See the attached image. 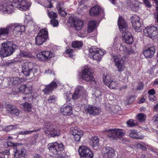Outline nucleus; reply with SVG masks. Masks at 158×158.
<instances>
[{
    "instance_id": "55",
    "label": "nucleus",
    "mask_w": 158,
    "mask_h": 158,
    "mask_svg": "<svg viewBox=\"0 0 158 158\" xmlns=\"http://www.w3.org/2000/svg\"><path fill=\"white\" fill-rule=\"evenodd\" d=\"M7 145L8 146H14V149H15L16 148V146H17V144H15L14 143H13L10 142L9 141L7 142Z\"/></svg>"
},
{
    "instance_id": "11",
    "label": "nucleus",
    "mask_w": 158,
    "mask_h": 158,
    "mask_svg": "<svg viewBox=\"0 0 158 158\" xmlns=\"http://www.w3.org/2000/svg\"><path fill=\"white\" fill-rule=\"evenodd\" d=\"M70 133L73 135V138L75 141L79 142L83 135V132L77 127H72L70 130Z\"/></svg>"
},
{
    "instance_id": "56",
    "label": "nucleus",
    "mask_w": 158,
    "mask_h": 158,
    "mask_svg": "<svg viewBox=\"0 0 158 158\" xmlns=\"http://www.w3.org/2000/svg\"><path fill=\"white\" fill-rule=\"evenodd\" d=\"M146 6L148 7H150L152 6V5L148 0H144L143 1Z\"/></svg>"
},
{
    "instance_id": "37",
    "label": "nucleus",
    "mask_w": 158,
    "mask_h": 158,
    "mask_svg": "<svg viewBox=\"0 0 158 158\" xmlns=\"http://www.w3.org/2000/svg\"><path fill=\"white\" fill-rule=\"evenodd\" d=\"M24 110L27 112L30 111L31 110V105L27 102H25L23 104Z\"/></svg>"
},
{
    "instance_id": "50",
    "label": "nucleus",
    "mask_w": 158,
    "mask_h": 158,
    "mask_svg": "<svg viewBox=\"0 0 158 158\" xmlns=\"http://www.w3.org/2000/svg\"><path fill=\"white\" fill-rule=\"evenodd\" d=\"M13 63V62H11L10 61H5L3 63H2L1 66L2 67H7L11 65Z\"/></svg>"
},
{
    "instance_id": "48",
    "label": "nucleus",
    "mask_w": 158,
    "mask_h": 158,
    "mask_svg": "<svg viewBox=\"0 0 158 158\" xmlns=\"http://www.w3.org/2000/svg\"><path fill=\"white\" fill-rule=\"evenodd\" d=\"M64 3L62 2H59L56 5V9L58 10L64 9Z\"/></svg>"
},
{
    "instance_id": "7",
    "label": "nucleus",
    "mask_w": 158,
    "mask_h": 158,
    "mask_svg": "<svg viewBox=\"0 0 158 158\" xmlns=\"http://www.w3.org/2000/svg\"><path fill=\"white\" fill-rule=\"evenodd\" d=\"M78 152L81 158H93L94 154L92 151L87 147L81 146L79 147Z\"/></svg>"
},
{
    "instance_id": "28",
    "label": "nucleus",
    "mask_w": 158,
    "mask_h": 158,
    "mask_svg": "<svg viewBox=\"0 0 158 158\" xmlns=\"http://www.w3.org/2000/svg\"><path fill=\"white\" fill-rule=\"evenodd\" d=\"M10 24L7 26L6 27H1L0 28V36H7L10 30Z\"/></svg>"
},
{
    "instance_id": "17",
    "label": "nucleus",
    "mask_w": 158,
    "mask_h": 158,
    "mask_svg": "<svg viewBox=\"0 0 158 158\" xmlns=\"http://www.w3.org/2000/svg\"><path fill=\"white\" fill-rule=\"evenodd\" d=\"M118 25L120 31L122 32L125 31L127 29V26L126 23L121 16H119L118 18Z\"/></svg>"
},
{
    "instance_id": "1",
    "label": "nucleus",
    "mask_w": 158,
    "mask_h": 158,
    "mask_svg": "<svg viewBox=\"0 0 158 158\" xmlns=\"http://www.w3.org/2000/svg\"><path fill=\"white\" fill-rule=\"evenodd\" d=\"M12 2L14 5L10 2L4 3L0 5V9L3 12L7 11L10 14L14 11V6L21 10H26L29 8L31 5L24 0H13Z\"/></svg>"
},
{
    "instance_id": "35",
    "label": "nucleus",
    "mask_w": 158,
    "mask_h": 158,
    "mask_svg": "<svg viewBox=\"0 0 158 158\" xmlns=\"http://www.w3.org/2000/svg\"><path fill=\"white\" fill-rule=\"evenodd\" d=\"M103 79L104 83L107 85L113 79L109 74H106L105 75L104 74L103 77Z\"/></svg>"
},
{
    "instance_id": "24",
    "label": "nucleus",
    "mask_w": 158,
    "mask_h": 158,
    "mask_svg": "<svg viewBox=\"0 0 158 158\" xmlns=\"http://www.w3.org/2000/svg\"><path fill=\"white\" fill-rule=\"evenodd\" d=\"M28 86L27 84L26 85H22L19 88V92L24 93L26 94H30L31 92L30 90L31 89V85H30L31 87H28Z\"/></svg>"
},
{
    "instance_id": "12",
    "label": "nucleus",
    "mask_w": 158,
    "mask_h": 158,
    "mask_svg": "<svg viewBox=\"0 0 158 158\" xmlns=\"http://www.w3.org/2000/svg\"><path fill=\"white\" fill-rule=\"evenodd\" d=\"M54 56V54L49 51H43L39 52L37 57L40 60L45 61Z\"/></svg>"
},
{
    "instance_id": "31",
    "label": "nucleus",
    "mask_w": 158,
    "mask_h": 158,
    "mask_svg": "<svg viewBox=\"0 0 158 158\" xmlns=\"http://www.w3.org/2000/svg\"><path fill=\"white\" fill-rule=\"evenodd\" d=\"M120 50H122L123 53L126 54H130L134 53V50L131 48H127L124 45L120 46L119 48Z\"/></svg>"
},
{
    "instance_id": "62",
    "label": "nucleus",
    "mask_w": 158,
    "mask_h": 158,
    "mask_svg": "<svg viewBox=\"0 0 158 158\" xmlns=\"http://www.w3.org/2000/svg\"><path fill=\"white\" fill-rule=\"evenodd\" d=\"M156 10L157 11V13L156 16V22L158 23V3H156Z\"/></svg>"
},
{
    "instance_id": "41",
    "label": "nucleus",
    "mask_w": 158,
    "mask_h": 158,
    "mask_svg": "<svg viewBox=\"0 0 158 158\" xmlns=\"http://www.w3.org/2000/svg\"><path fill=\"white\" fill-rule=\"evenodd\" d=\"M99 50H102L94 47H92L89 49V52L92 56L98 52Z\"/></svg>"
},
{
    "instance_id": "61",
    "label": "nucleus",
    "mask_w": 158,
    "mask_h": 158,
    "mask_svg": "<svg viewBox=\"0 0 158 158\" xmlns=\"http://www.w3.org/2000/svg\"><path fill=\"white\" fill-rule=\"evenodd\" d=\"M44 73L46 74H50V75H54V72L52 71L51 69L46 70Z\"/></svg>"
},
{
    "instance_id": "13",
    "label": "nucleus",
    "mask_w": 158,
    "mask_h": 158,
    "mask_svg": "<svg viewBox=\"0 0 158 158\" xmlns=\"http://www.w3.org/2000/svg\"><path fill=\"white\" fill-rule=\"evenodd\" d=\"M112 57L118 71L119 72L123 71L124 69V61L122 58L118 56H112Z\"/></svg>"
},
{
    "instance_id": "3",
    "label": "nucleus",
    "mask_w": 158,
    "mask_h": 158,
    "mask_svg": "<svg viewBox=\"0 0 158 158\" xmlns=\"http://www.w3.org/2000/svg\"><path fill=\"white\" fill-rule=\"evenodd\" d=\"M44 130L46 134L52 137L58 136L60 134V130L58 127H54L53 125L49 122H45Z\"/></svg>"
},
{
    "instance_id": "14",
    "label": "nucleus",
    "mask_w": 158,
    "mask_h": 158,
    "mask_svg": "<svg viewBox=\"0 0 158 158\" xmlns=\"http://www.w3.org/2000/svg\"><path fill=\"white\" fill-rule=\"evenodd\" d=\"M132 25L133 28L136 31L138 32L140 31L141 24L139 22V17L136 15L133 16L131 19Z\"/></svg>"
},
{
    "instance_id": "21",
    "label": "nucleus",
    "mask_w": 158,
    "mask_h": 158,
    "mask_svg": "<svg viewBox=\"0 0 158 158\" xmlns=\"http://www.w3.org/2000/svg\"><path fill=\"white\" fill-rule=\"evenodd\" d=\"M155 51L153 47H151L143 51V54L146 58L152 57L155 53Z\"/></svg>"
},
{
    "instance_id": "53",
    "label": "nucleus",
    "mask_w": 158,
    "mask_h": 158,
    "mask_svg": "<svg viewBox=\"0 0 158 158\" xmlns=\"http://www.w3.org/2000/svg\"><path fill=\"white\" fill-rule=\"evenodd\" d=\"M51 23L53 27H56L58 24V21L55 19H53L51 20Z\"/></svg>"
},
{
    "instance_id": "33",
    "label": "nucleus",
    "mask_w": 158,
    "mask_h": 158,
    "mask_svg": "<svg viewBox=\"0 0 158 158\" xmlns=\"http://www.w3.org/2000/svg\"><path fill=\"white\" fill-rule=\"evenodd\" d=\"M8 81H10L12 85H16L20 83L21 82L22 79L21 80L18 77H14L10 78Z\"/></svg>"
},
{
    "instance_id": "49",
    "label": "nucleus",
    "mask_w": 158,
    "mask_h": 158,
    "mask_svg": "<svg viewBox=\"0 0 158 158\" xmlns=\"http://www.w3.org/2000/svg\"><path fill=\"white\" fill-rule=\"evenodd\" d=\"M19 56L22 57H27L29 56V54L26 51H21L19 53Z\"/></svg>"
},
{
    "instance_id": "29",
    "label": "nucleus",
    "mask_w": 158,
    "mask_h": 158,
    "mask_svg": "<svg viewBox=\"0 0 158 158\" xmlns=\"http://www.w3.org/2000/svg\"><path fill=\"white\" fill-rule=\"evenodd\" d=\"M101 8L97 6L93 7L89 10V14L92 16H97L100 13Z\"/></svg>"
},
{
    "instance_id": "39",
    "label": "nucleus",
    "mask_w": 158,
    "mask_h": 158,
    "mask_svg": "<svg viewBox=\"0 0 158 158\" xmlns=\"http://www.w3.org/2000/svg\"><path fill=\"white\" fill-rule=\"evenodd\" d=\"M145 146H148V145L144 143H143L142 144L137 143L135 145V147L137 149H141L145 151L146 150L147 148Z\"/></svg>"
},
{
    "instance_id": "27",
    "label": "nucleus",
    "mask_w": 158,
    "mask_h": 158,
    "mask_svg": "<svg viewBox=\"0 0 158 158\" xmlns=\"http://www.w3.org/2000/svg\"><path fill=\"white\" fill-rule=\"evenodd\" d=\"M89 143L93 147L97 148L99 144V139L97 136H94L90 139Z\"/></svg>"
},
{
    "instance_id": "36",
    "label": "nucleus",
    "mask_w": 158,
    "mask_h": 158,
    "mask_svg": "<svg viewBox=\"0 0 158 158\" xmlns=\"http://www.w3.org/2000/svg\"><path fill=\"white\" fill-rule=\"evenodd\" d=\"M115 129H110L107 131L108 135L114 139L116 138Z\"/></svg>"
},
{
    "instance_id": "64",
    "label": "nucleus",
    "mask_w": 158,
    "mask_h": 158,
    "mask_svg": "<svg viewBox=\"0 0 158 158\" xmlns=\"http://www.w3.org/2000/svg\"><path fill=\"white\" fill-rule=\"evenodd\" d=\"M47 3H48V5L45 6L46 7H47L48 8H52L53 7V5L51 3V1L50 0H47Z\"/></svg>"
},
{
    "instance_id": "19",
    "label": "nucleus",
    "mask_w": 158,
    "mask_h": 158,
    "mask_svg": "<svg viewBox=\"0 0 158 158\" xmlns=\"http://www.w3.org/2000/svg\"><path fill=\"white\" fill-rule=\"evenodd\" d=\"M57 87V84L56 82L52 81L50 84L45 86V88L43 91L45 94H49L50 93Z\"/></svg>"
},
{
    "instance_id": "38",
    "label": "nucleus",
    "mask_w": 158,
    "mask_h": 158,
    "mask_svg": "<svg viewBox=\"0 0 158 158\" xmlns=\"http://www.w3.org/2000/svg\"><path fill=\"white\" fill-rule=\"evenodd\" d=\"M8 110L11 113L14 114L17 116H18L19 114L20 111L15 106L13 107L11 109Z\"/></svg>"
},
{
    "instance_id": "22",
    "label": "nucleus",
    "mask_w": 158,
    "mask_h": 158,
    "mask_svg": "<svg viewBox=\"0 0 158 158\" xmlns=\"http://www.w3.org/2000/svg\"><path fill=\"white\" fill-rule=\"evenodd\" d=\"M75 91L76 92H77L81 94L85 99H86V97L87 96V94L83 86L80 85L77 86L76 88Z\"/></svg>"
},
{
    "instance_id": "52",
    "label": "nucleus",
    "mask_w": 158,
    "mask_h": 158,
    "mask_svg": "<svg viewBox=\"0 0 158 158\" xmlns=\"http://www.w3.org/2000/svg\"><path fill=\"white\" fill-rule=\"evenodd\" d=\"M16 127V125H10L5 128V130L7 131H9L13 129H15Z\"/></svg>"
},
{
    "instance_id": "23",
    "label": "nucleus",
    "mask_w": 158,
    "mask_h": 158,
    "mask_svg": "<svg viewBox=\"0 0 158 158\" xmlns=\"http://www.w3.org/2000/svg\"><path fill=\"white\" fill-rule=\"evenodd\" d=\"M123 38L125 42L127 44H131L133 41V38L131 34L128 32H125Z\"/></svg>"
},
{
    "instance_id": "40",
    "label": "nucleus",
    "mask_w": 158,
    "mask_h": 158,
    "mask_svg": "<svg viewBox=\"0 0 158 158\" xmlns=\"http://www.w3.org/2000/svg\"><path fill=\"white\" fill-rule=\"evenodd\" d=\"M82 45V43L80 41H75L73 42L72 46L74 48H78L81 47Z\"/></svg>"
},
{
    "instance_id": "58",
    "label": "nucleus",
    "mask_w": 158,
    "mask_h": 158,
    "mask_svg": "<svg viewBox=\"0 0 158 158\" xmlns=\"http://www.w3.org/2000/svg\"><path fill=\"white\" fill-rule=\"evenodd\" d=\"M152 120L156 123L158 124V114H156L153 117Z\"/></svg>"
},
{
    "instance_id": "26",
    "label": "nucleus",
    "mask_w": 158,
    "mask_h": 158,
    "mask_svg": "<svg viewBox=\"0 0 158 158\" xmlns=\"http://www.w3.org/2000/svg\"><path fill=\"white\" fill-rule=\"evenodd\" d=\"M17 148L15 149L16 151L15 152V156L16 158H24V156L26 153V150L24 149L20 150H17Z\"/></svg>"
},
{
    "instance_id": "4",
    "label": "nucleus",
    "mask_w": 158,
    "mask_h": 158,
    "mask_svg": "<svg viewBox=\"0 0 158 158\" xmlns=\"http://www.w3.org/2000/svg\"><path fill=\"white\" fill-rule=\"evenodd\" d=\"M33 65L31 62L24 63L22 67V73L26 76H30L33 77L36 73V70L33 68Z\"/></svg>"
},
{
    "instance_id": "59",
    "label": "nucleus",
    "mask_w": 158,
    "mask_h": 158,
    "mask_svg": "<svg viewBox=\"0 0 158 158\" xmlns=\"http://www.w3.org/2000/svg\"><path fill=\"white\" fill-rule=\"evenodd\" d=\"M143 84L142 83H139L137 88V89L138 90H140L143 89Z\"/></svg>"
},
{
    "instance_id": "20",
    "label": "nucleus",
    "mask_w": 158,
    "mask_h": 158,
    "mask_svg": "<svg viewBox=\"0 0 158 158\" xmlns=\"http://www.w3.org/2000/svg\"><path fill=\"white\" fill-rule=\"evenodd\" d=\"M129 136L135 139H142L144 136L140 132H137L136 130H133L129 131Z\"/></svg>"
},
{
    "instance_id": "18",
    "label": "nucleus",
    "mask_w": 158,
    "mask_h": 158,
    "mask_svg": "<svg viewBox=\"0 0 158 158\" xmlns=\"http://www.w3.org/2000/svg\"><path fill=\"white\" fill-rule=\"evenodd\" d=\"M10 29H13V32L14 34H18L19 32L24 31L25 27L24 26H20L15 24H10Z\"/></svg>"
},
{
    "instance_id": "47",
    "label": "nucleus",
    "mask_w": 158,
    "mask_h": 158,
    "mask_svg": "<svg viewBox=\"0 0 158 158\" xmlns=\"http://www.w3.org/2000/svg\"><path fill=\"white\" fill-rule=\"evenodd\" d=\"M37 131L36 130L31 131H21L19 132V134L23 135H27Z\"/></svg>"
},
{
    "instance_id": "2",
    "label": "nucleus",
    "mask_w": 158,
    "mask_h": 158,
    "mask_svg": "<svg viewBox=\"0 0 158 158\" xmlns=\"http://www.w3.org/2000/svg\"><path fill=\"white\" fill-rule=\"evenodd\" d=\"M0 49V55L3 57L11 55L14 52L17 46L12 41H7L2 44Z\"/></svg>"
},
{
    "instance_id": "63",
    "label": "nucleus",
    "mask_w": 158,
    "mask_h": 158,
    "mask_svg": "<svg viewBox=\"0 0 158 158\" xmlns=\"http://www.w3.org/2000/svg\"><path fill=\"white\" fill-rule=\"evenodd\" d=\"M156 92L154 89H150L148 92V93L149 95H153L155 94Z\"/></svg>"
},
{
    "instance_id": "44",
    "label": "nucleus",
    "mask_w": 158,
    "mask_h": 158,
    "mask_svg": "<svg viewBox=\"0 0 158 158\" xmlns=\"http://www.w3.org/2000/svg\"><path fill=\"white\" fill-rule=\"evenodd\" d=\"M116 138L120 136H122L124 135V133L122 132V129H115Z\"/></svg>"
},
{
    "instance_id": "34",
    "label": "nucleus",
    "mask_w": 158,
    "mask_h": 158,
    "mask_svg": "<svg viewBox=\"0 0 158 158\" xmlns=\"http://www.w3.org/2000/svg\"><path fill=\"white\" fill-rule=\"evenodd\" d=\"M96 25L95 21H92L89 23L88 25L87 31L88 32L90 33L92 32L95 29Z\"/></svg>"
},
{
    "instance_id": "57",
    "label": "nucleus",
    "mask_w": 158,
    "mask_h": 158,
    "mask_svg": "<svg viewBox=\"0 0 158 158\" xmlns=\"http://www.w3.org/2000/svg\"><path fill=\"white\" fill-rule=\"evenodd\" d=\"M5 106L7 108H9V110H11L14 106H12L8 102H6L5 104Z\"/></svg>"
},
{
    "instance_id": "42",
    "label": "nucleus",
    "mask_w": 158,
    "mask_h": 158,
    "mask_svg": "<svg viewBox=\"0 0 158 158\" xmlns=\"http://www.w3.org/2000/svg\"><path fill=\"white\" fill-rule=\"evenodd\" d=\"M126 123L129 127H131L137 125V123L136 121L133 120L132 119H130Z\"/></svg>"
},
{
    "instance_id": "45",
    "label": "nucleus",
    "mask_w": 158,
    "mask_h": 158,
    "mask_svg": "<svg viewBox=\"0 0 158 158\" xmlns=\"http://www.w3.org/2000/svg\"><path fill=\"white\" fill-rule=\"evenodd\" d=\"M47 101L49 103H54L56 102V97L53 95L50 96L48 98Z\"/></svg>"
},
{
    "instance_id": "46",
    "label": "nucleus",
    "mask_w": 158,
    "mask_h": 158,
    "mask_svg": "<svg viewBox=\"0 0 158 158\" xmlns=\"http://www.w3.org/2000/svg\"><path fill=\"white\" fill-rule=\"evenodd\" d=\"M48 14V17L51 19H55L57 17L56 14L53 12H49Z\"/></svg>"
},
{
    "instance_id": "8",
    "label": "nucleus",
    "mask_w": 158,
    "mask_h": 158,
    "mask_svg": "<svg viewBox=\"0 0 158 158\" xmlns=\"http://www.w3.org/2000/svg\"><path fill=\"white\" fill-rule=\"evenodd\" d=\"M69 23L71 26H73L76 30L79 31L83 26V22L76 18L70 17L68 19Z\"/></svg>"
},
{
    "instance_id": "15",
    "label": "nucleus",
    "mask_w": 158,
    "mask_h": 158,
    "mask_svg": "<svg viewBox=\"0 0 158 158\" xmlns=\"http://www.w3.org/2000/svg\"><path fill=\"white\" fill-rule=\"evenodd\" d=\"M114 154V150L111 147H106L103 149L102 155L104 158H113Z\"/></svg>"
},
{
    "instance_id": "54",
    "label": "nucleus",
    "mask_w": 158,
    "mask_h": 158,
    "mask_svg": "<svg viewBox=\"0 0 158 158\" xmlns=\"http://www.w3.org/2000/svg\"><path fill=\"white\" fill-rule=\"evenodd\" d=\"M58 12L61 16L65 17L67 15L66 12L63 9L58 10Z\"/></svg>"
},
{
    "instance_id": "43",
    "label": "nucleus",
    "mask_w": 158,
    "mask_h": 158,
    "mask_svg": "<svg viewBox=\"0 0 158 158\" xmlns=\"http://www.w3.org/2000/svg\"><path fill=\"white\" fill-rule=\"evenodd\" d=\"M137 119L139 121H144L146 119V116L143 113H139L137 116Z\"/></svg>"
},
{
    "instance_id": "6",
    "label": "nucleus",
    "mask_w": 158,
    "mask_h": 158,
    "mask_svg": "<svg viewBox=\"0 0 158 158\" xmlns=\"http://www.w3.org/2000/svg\"><path fill=\"white\" fill-rule=\"evenodd\" d=\"M48 146L50 152L55 155L60 154L61 151L63 149V145L61 143H52L48 144Z\"/></svg>"
},
{
    "instance_id": "25",
    "label": "nucleus",
    "mask_w": 158,
    "mask_h": 158,
    "mask_svg": "<svg viewBox=\"0 0 158 158\" xmlns=\"http://www.w3.org/2000/svg\"><path fill=\"white\" fill-rule=\"evenodd\" d=\"M72 108L69 106H63L60 109V111L64 115H69L72 113Z\"/></svg>"
},
{
    "instance_id": "32",
    "label": "nucleus",
    "mask_w": 158,
    "mask_h": 158,
    "mask_svg": "<svg viewBox=\"0 0 158 158\" xmlns=\"http://www.w3.org/2000/svg\"><path fill=\"white\" fill-rule=\"evenodd\" d=\"M104 52L102 50L99 51L92 55L94 59L100 61L102 58V56L104 54Z\"/></svg>"
},
{
    "instance_id": "60",
    "label": "nucleus",
    "mask_w": 158,
    "mask_h": 158,
    "mask_svg": "<svg viewBox=\"0 0 158 158\" xmlns=\"http://www.w3.org/2000/svg\"><path fill=\"white\" fill-rule=\"evenodd\" d=\"M95 95L97 97H98L101 95V92L99 90H97L95 92Z\"/></svg>"
},
{
    "instance_id": "10",
    "label": "nucleus",
    "mask_w": 158,
    "mask_h": 158,
    "mask_svg": "<svg viewBox=\"0 0 158 158\" xmlns=\"http://www.w3.org/2000/svg\"><path fill=\"white\" fill-rule=\"evenodd\" d=\"M81 77L83 80L87 82L93 81L95 80L92 73L87 68H85L82 70Z\"/></svg>"
},
{
    "instance_id": "51",
    "label": "nucleus",
    "mask_w": 158,
    "mask_h": 158,
    "mask_svg": "<svg viewBox=\"0 0 158 158\" xmlns=\"http://www.w3.org/2000/svg\"><path fill=\"white\" fill-rule=\"evenodd\" d=\"M81 95H82L80 93L76 92L75 91L73 94L72 95V98L74 100L77 99L79 98Z\"/></svg>"
},
{
    "instance_id": "9",
    "label": "nucleus",
    "mask_w": 158,
    "mask_h": 158,
    "mask_svg": "<svg viewBox=\"0 0 158 158\" xmlns=\"http://www.w3.org/2000/svg\"><path fill=\"white\" fill-rule=\"evenodd\" d=\"M143 32L146 36H149L151 38L158 36V29L153 26L145 28L143 30Z\"/></svg>"
},
{
    "instance_id": "5",
    "label": "nucleus",
    "mask_w": 158,
    "mask_h": 158,
    "mask_svg": "<svg viewBox=\"0 0 158 158\" xmlns=\"http://www.w3.org/2000/svg\"><path fill=\"white\" fill-rule=\"evenodd\" d=\"M48 31L45 29L40 30L35 38V44L37 45L42 44L48 39Z\"/></svg>"
},
{
    "instance_id": "16",
    "label": "nucleus",
    "mask_w": 158,
    "mask_h": 158,
    "mask_svg": "<svg viewBox=\"0 0 158 158\" xmlns=\"http://www.w3.org/2000/svg\"><path fill=\"white\" fill-rule=\"evenodd\" d=\"M85 111L87 114H97L99 112L100 109L94 106L87 105L84 107Z\"/></svg>"
},
{
    "instance_id": "30",
    "label": "nucleus",
    "mask_w": 158,
    "mask_h": 158,
    "mask_svg": "<svg viewBox=\"0 0 158 158\" xmlns=\"http://www.w3.org/2000/svg\"><path fill=\"white\" fill-rule=\"evenodd\" d=\"M119 82L113 79L109 83L107 86L111 89H117L118 88Z\"/></svg>"
}]
</instances>
